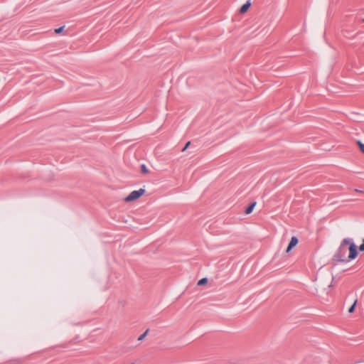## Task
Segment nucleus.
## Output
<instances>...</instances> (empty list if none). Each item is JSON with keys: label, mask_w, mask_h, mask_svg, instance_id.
<instances>
[{"label": "nucleus", "mask_w": 364, "mask_h": 364, "mask_svg": "<svg viewBox=\"0 0 364 364\" xmlns=\"http://www.w3.org/2000/svg\"><path fill=\"white\" fill-rule=\"evenodd\" d=\"M363 21H364V18H363Z\"/></svg>", "instance_id": "nucleus-15"}, {"label": "nucleus", "mask_w": 364, "mask_h": 364, "mask_svg": "<svg viewBox=\"0 0 364 364\" xmlns=\"http://www.w3.org/2000/svg\"><path fill=\"white\" fill-rule=\"evenodd\" d=\"M65 26H62V27H60L58 28H55L54 30V32L56 33V34H59L61 32H63V29H64Z\"/></svg>", "instance_id": "nucleus-11"}, {"label": "nucleus", "mask_w": 364, "mask_h": 364, "mask_svg": "<svg viewBox=\"0 0 364 364\" xmlns=\"http://www.w3.org/2000/svg\"><path fill=\"white\" fill-rule=\"evenodd\" d=\"M356 304H357V299H355L353 304V305L349 308L348 309V312L350 314H352L355 311V306H356Z\"/></svg>", "instance_id": "nucleus-8"}, {"label": "nucleus", "mask_w": 364, "mask_h": 364, "mask_svg": "<svg viewBox=\"0 0 364 364\" xmlns=\"http://www.w3.org/2000/svg\"><path fill=\"white\" fill-rule=\"evenodd\" d=\"M190 144H191L190 141L187 142L185 147L183 149L182 151H185L186 150V149H188V147L189 146Z\"/></svg>", "instance_id": "nucleus-14"}, {"label": "nucleus", "mask_w": 364, "mask_h": 364, "mask_svg": "<svg viewBox=\"0 0 364 364\" xmlns=\"http://www.w3.org/2000/svg\"><path fill=\"white\" fill-rule=\"evenodd\" d=\"M357 144L360 151L364 154V144H363L360 141H358Z\"/></svg>", "instance_id": "nucleus-9"}, {"label": "nucleus", "mask_w": 364, "mask_h": 364, "mask_svg": "<svg viewBox=\"0 0 364 364\" xmlns=\"http://www.w3.org/2000/svg\"><path fill=\"white\" fill-rule=\"evenodd\" d=\"M145 192L146 190L144 188H141L139 190L133 191L124 199V200L126 203H131L135 201L139 198H141L142 196H144Z\"/></svg>", "instance_id": "nucleus-1"}, {"label": "nucleus", "mask_w": 364, "mask_h": 364, "mask_svg": "<svg viewBox=\"0 0 364 364\" xmlns=\"http://www.w3.org/2000/svg\"><path fill=\"white\" fill-rule=\"evenodd\" d=\"M141 172L144 173H149V170H148L147 167L146 166V165H144V164L141 165Z\"/></svg>", "instance_id": "nucleus-10"}, {"label": "nucleus", "mask_w": 364, "mask_h": 364, "mask_svg": "<svg viewBox=\"0 0 364 364\" xmlns=\"http://www.w3.org/2000/svg\"><path fill=\"white\" fill-rule=\"evenodd\" d=\"M359 250L362 252L364 251V239L363 240V243L359 246Z\"/></svg>", "instance_id": "nucleus-13"}, {"label": "nucleus", "mask_w": 364, "mask_h": 364, "mask_svg": "<svg viewBox=\"0 0 364 364\" xmlns=\"http://www.w3.org/2000/svg\"><path fill=\"white\" fill-rule=\"evenodd\" d=\"M299 243V240L296 237L294 236L291 238L290 242L289 243V245L286 250V252L289 253L291 252V250L295 247Z\"/></svg>", "instance_id": "nucleus-2"}, {"label": "nucleus", "mask_w": 364, "mask_h": 364, "mask_svg": "<svg viewBox=\"0 0 364 364\" xmlns=\"http://www.w3.org/2000/svg\"><path fill=\"white\" fill-rule=\"evenodd\" d=\"M147 332H148V331H145L142 335H141V336L139 337L138 340H139V341H142V340L145 338V336H146Z\"/></svg>", "instance_id": "nucleus-12"}, {"label": "nucleus", "mask_w": 364, "mask_h": 364, "mask_svg": "<svg viewBox=\"0 0 364 364\" xmlns=\"http://www.w3.org/2000/svg\"><path fill=\"white\" fill-rule=\"evenodd\" d=\"M357 255H358V252H357L355 245L354 243H350V245L349 246L348 258L350 259H353L356 257Z\"/></svg>", "instance_id": "nucleus-3"}, {"label": "nucleus", "mask_w": 364, "mask_h": 364, "mask_svg": "<svg viewBox=\"0 0 364 364\" xmlns=\"http://www.w3.org/2000/svg\"><path fill=\"white\" fill-rule=\"evenodd\" d=\"M256 204H257V203H256V202H254V203H251V204H250V205L246 208V210H245V214H247V215L250 214V213L253 211V210H254V208H255V207Z\"/></svg>", "instance_id": "nucleus-5"}, {"label": "nucleus", "mask_w": 364, "mask_h": 364, "mask_svg": "<svg viewBox=\"0 0 364 364\" xmlns=\"http://www.w3.org/2000/svg\"><path fill=\"white\" fill-rule=\"evenodd\" d=\"M208 283V279L207 278H202L198 282V286H203Z\"/></svg>", "instance_id": "nucleus-7"}, {"label": "nucleus", "mask_w": 364, "mask_h": 364, "mask_svg": "<svg viewBox=\"0 0 364 364\" xmlns=\"http://www.w3.org/2000/svg\"><path fill=\"white\" fill-rule=\"evenodd\" d=\"M350 243H353V242L349 238H346V239L343 240V241L341 242V246H340V249L343 248L346 245H350Z\"/></svg>", "instance_id": "nucleus-6"}, {"label": "nucleus", "mask_w": 364, "mask_h": 364, "mask_svg": "<svg viewBox=\"0 0 364 364\" xmlns=\"http://www.w3.org/2000/svg\"><path fill=\"white\" fill-rule=\"evenodd\" d=\"M250 6H251L250 2V1H247L245 4H244L241 6V8H240V12L241 14H245V12H247V11L249 10V9H250Z\"/></svg>", "instance_id": "nucleus-4"}]
</instances>
